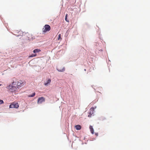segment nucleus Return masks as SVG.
<instances>
[{
    "label": "nucleus",
    "mask_w": 150,
    "mask_h": 150,
    "mask_svg": "<svg viewBox=\"0 0 150 150\" xmlns=\"http://www.w3.org/2000/svg\"><path fill=\"white\" fill-rule=\"evenodd\" d=\"M17 81L18 80L16 79L13 78L12 84L8 86V88L11 90L12 92L15 91L17 89Z\"/></svg>",
    "instance_id": "nucleus-1"
},
{
    "label": "nucleus",
    "mask_w": 150,
    "mask_h": 150,
    "mask_svg": "<svg viewBox=\"0 0 150 150\" xmlns=\"http://www.w3.org/2000/svg\"><path fill=\"white\" fill-rule=\"evenodd\" d=\"M51 29L50 26L48 25H45L42 28V32L45 33L47 31H49Z\"/></svg>",
    "instance_id": "nucleus-2"
},
{
    "label": "nucleus",
    "mask_w": 150,
    "mask_h": 150,
    "mask_svg": "<svg viewBox=\"0 0 150 150\" xmlns=\"http://www.w3.org/2000/svg\"><path fill=\"white\" fill-rule=\"evenodd\" d=\"M25 84V82L23 81L18 80L17 83V88H19L20 87L23 86Z\"/></svg>",
    "instance_id": "nucleus-3"
},
{
    "label": "nucleus",
    "mask_w": 150,
    "mask_h": 150,
    "mask_svg": "<svg viewBox=\"0 0 150 150\" xmlns=\"http://www.w3.org/2000/svg\"><path fill=\"white\" fill-rule=\"evenodd\" d=\"M19 105L17 103L13 102L9 106L10 108H18Z\"/></svg>",
    "instance_id": "nucleus-4"
},
{
    "label": "nucleus",
    "mask_w": 150,
    "mask_h": 150,
    "mask_svg": "<svg viewBox=\"0 0 150 150\" xmlns=\"http://www.w3.org/2000/svg\"><path fill=\"white\" fill-rule=\"evenodd\" d=\"M45 101V98L44 97H42L39 98L38 100V104L41 103L42 102Z\"/></svg>",
    "instance_id": "nucleus-5"
},
{
    "label": "nucleus",
    "mask_w": 150,
    "mask_h": 150,
    "mask_svg": "<svg viewBox=\"0 0 150 150\" xmlns=\"http://www.w3.org/2000/svg\"><path fill=\"white\" fill-rule=\"evenodd\" d=\"M93 108H91L90 109V111L88 113L89 114L88 115V117H91L92 115L93 114Z\"/></svg>",
    "instance_id": "nucleus-6"
},
{
    "label": "nucleus",
    "mask_w": 150,
    "mask_h": 150,
    "mask_svg": "<svg viewBox=\"0 0 150 150\" xmlns=\"http://www.w3.org/2000/svg\"><path fill=\"white\" fill-rule=\"evenodd\" d=\"M58 71L59 72H63L65 70V68L64 67H62V68L59 67L57 69Z\"/></svg>",
    "instance_id": "nucleus-7"
},
{
    "label": "nucleus",
    "mask_w": 150,
    "mask_h": 150,
    "mask_svg": "<svg viewBox=\"0 0 150 150\" xmlns=\"http://www.w3.org/2000/svg\"><path fill=\"white\" fill-rule=\"evenodd\" d=\"M76 129L77 130H80L81 128V126L79 125H77L75 126Z\"/></svg>",
    "instance_id": "nucleus-8"
},
{
    "label": "nucleus",
    "mask_w": 150,
    "mask_h": 150,
    "mask_svg": "<svg viewBox=\"0 0 150 150\" xmlns=\"http://www.w3.org/2000/svg\"><path fill=\"white\" fill-rule=\"evenodd\" d=\"M40 51H41V50L40 49H35L33 50V52L34 53H36L39 52Z\"/></svg>",
    "instance_id": "nucleus-9"
},
{
    "label": "nucleus",
    "mask_w": 150,
    "mask_h": 150,
    "mask_svg": "<svg viewBox=\"0 0 150 150\" xmlns=\"http://www.w3.org/2000/svg\"><path fill=\"white\" fill-rule=\"evenodd\" d=\"M90 129V131L91 132L92 134H93L94 133V129L93 128V127L92 126H90L89 127Z\"/></svg>",
    "instance_id": "nucleus-10"
},
{
    "label": "nucleus",
    "mask_w": 150,
    "mask_h": 150,
    "mask_svg": "<svg viewBox=\"0 0 150 150\" xmlns=\"http://www.w3.org/2000/svg\"><path fill=\"white\" fill-rule=\"evenodd\" d=\"M50 82L51 80L50 79H49L47 80V82L44 83V85L45 86H47L50 83Z\"/></svg>",
    "instance_id": "nucleus-11"
},
{
    "label": "nucleus",
    "mask_w": 150,
    "mask_h": 150,
    "mask_svg": "<svg viewBox=\"0 0 150 150\" xmlns=\"http://www.w3.org/2000/svg\"><path fill=\"white\" fill-rule=\"evenodd\" d=\"M35 92L33 93L31 95H29L28 96V97H33L35 95Z\"/></svg>",
    "instance_id": "nucleus-12"
},
{
    "label": "nucleus",
    "mask_w": 150,
    "mask_h": 150,
    "mask_svg": "<svg viewBox=\"0 0 150 150\" xmlns=\"http://www.w3.org/2000/svg\"><path fill=\"white\" fill-rule=\"evenodd\" d=\"M36 56V54H32L31 55H30L29 56V57H35Z\"/></svg>",
    "instance_id": "nucleus-13"
},
{
    "label": "nucleus",
    "mask_w": 150,
    "mask_h": 150,
    "mask_svg": "<svg viewBox=\"0 0 150 150\" xmlns=\"http://www.w3.org/2000/svg\"><path fill=\"white\" fill-rule=\"evenodd\" d=\"M61 39V34H59L58 35V40H59V39Z\"/></svg>",
    "instance_id": "nucleus-14"
},
{
    "label": "nucleus",
    "mask_w": 150,
    "mask_h": 150,
    "mask_svg": "<svg viewBox=\"0 0 150 150\" xmlns=\"http://www.w3.org/2000/svg\"><path fill=\"white\" fill-rule=\"evenodd\" d=\"M67 14H66V16H65V20L66 21H67V22H69V21L68 20H67Z\"/></svg>",
    "instance_id": "nucleus-15"
},
{
    "label": "nucleus",
    "mask_w": 150,
    "mask_h": 150,
    "mask_svg": "<svg viewBox=\"0 0 150 150\" xmlns=\"http://www.w3.org/2000/svg\"><path fill=\"white\" fill-rule=\"evenodd\" d=\"M4 103V101L3 100H0V105Z\"/></svg>",
    "instance_id": "nucleus-16"
},
{
    "label": "nucleus",
    "mask_w": 150,
    "mask_h": 150,
    "mask_svg": "<svg viewBox=\"0 0 150 150\" xmlns=\"http://www.w3.org/2000/svg\"><path fill=\"white\" fill-rule=\"evenodd\" d=\"M96 135V136H98V134L97 133H96L95 134Z\"/></svg>",
    "instance_id": "nucleus-17"
},
{
    "label": "nucleus",
    "mask_w": 150,
    "mask_h": 150,
    "mask_svg": "<svg viewBox=\"0 0 150 150\" xmlns=\"http://www.w3.org/2000/svg\"><path fill=\"white\" fill-rule=\"evenodd\" d=\"M2 85L1 84H0V86H1Z\"/></svg>",
    "instance_id": "nucleus-18"
}]
</instances>
